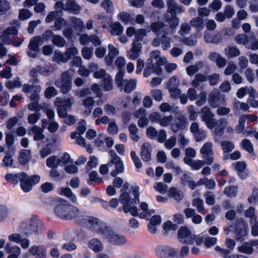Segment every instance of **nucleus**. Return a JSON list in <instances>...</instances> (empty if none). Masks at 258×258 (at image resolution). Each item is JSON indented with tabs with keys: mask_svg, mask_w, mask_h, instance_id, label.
<instances>
[{
	"mask_svg": "<svg viewBox=\"0 0 258 258\" xmlns=\"http://www.w3.org/2000/svg\"><path fill=\"white\" fill-rule=\"evenodd\" d=\"M59 203L54 208V213L56 216L63 220H71L74 218H80L82 215V211L71 204L67 203L65 201L60 199Z\"/></svg>",
	"mask_w": 258,
	"mask_h": 258,
	"instance_id": "obj_1",
	"label": "nucleus"
},
{
	"mask_svg": "<svg viewBox=\"0 0 258 258\" xmlns=\"http://www.w3.org/2000/svg\"><path fill=\"white\" fill-rule=\"evenodd\" d=\"M160 52L158 50L152 51L150 57L147 59L146 66L144 70L143 75L148 77L154 73L160 74L162 73L161 66L164 64V59L160 56Z\"/></svg>",
	"mask_w": 258,
	"mask_h": 258,
	"instance_id": "obj_2",
	"label": "nucleus"
},
{
	"mask_svg": "<svg viewBox=\"0 0 258 258\" xmlns=\"http://www.w3.org/2000/svg\"><path fill=\"white\" fill-rule=\"evenodd\" d=\"M85 212L82 211L80 219H78L81 222L86 224L88 229L98 234L103 235L108 226L99 219L93 217L86 216Z\"/></svg>",
	"mask_w": 258,
	"mask_h": 258,
	"instance_id": "obj_3",
	"label": "nucleus"
},
{
	"mask_svg": "<svg viewBox=\"0 0 258 258\" xmlns=\"http://www.w3.org/2000/svg\"><path fill=\"white\" fill-rule=\"evenodd\" d=\"M42 225L35 218H29L23 220L19 226L18 231L23 234L29 236L41 231Z\"/></svg>",
	"mask_w": 258,
	"mask_h": 258,
	"instance_id": "obj_4",
	"label": "nucleus"
},
{
	"mask_svg": "<svg viewBox=\"0 0 258 258\" xmlns=\"http://www.w3.org/2000/svg\"><path fill=\"white\" fill-rule=\"evenodd\" d=\"M11 24L13 26L8 27L5 30L0 28V40L4 43H8L12 36L18 34L20 25L19 21L13 20Z\"/></svg>",
	"mask_w": 258,
	"mask_h": 258,
	"instance_id": "obj_5",
	"label": "nucleus"
},
{
	"mask_svg": "<svg viewBox=\"0 0 258 258\" xmlns=\"http://www.w3.org/2000/svg\"><path fill=\"white\" fill-rule=\"evenodd\" d=\"M102 235L107 239L108 242L113 245H123L125 244L127 241L124 236L115 233L109 227H107Z\"/></svg>",
	"mask_w": 258,
	"mask_h": 258,
	"instance_id": "obj_6",
	"label": "nucleus"
},
{
	"mask_svg": "<svg viewBox=\"0 0 258 258\" xmlns=\"http://www.w3.org/2000/svg\"><path fill=\"white\" fill-rule=\"evenodd\" d=\"M55 85L60 89L62 93H67L72 88L71 74L68 72H63L61 78L55 81Z\"/></svg>",
	"mask_w": 258,
	"mask_h": 258,
	"instance_id": "obj_7",
	"label": "nucleus"
},
{
	"mask_svg": "<svg viewBox=\"0 0 258 258\" xmlns=\"http://www.w3.org/2000/svg\"><path fill=\"white\" fill-rule=\"evenodd\" d=\"M54 8L62 9L75 15L79 13L80 10L79 6L76 4L75 0H66L64 3L57 2L55 4Z\"/></svg>",
	"mask_w": 258,
	"mask_h": 258,
	"instance_id": "obj_8",
	"label": "nucleus"
},
{
	"mask_svg": "<svg viewBox=\"0 0 258 258\" xmlns=\"http://www.w3.org/2000/svg\"><path fill=\"white\" fill-rule=\"evenodd\" d=\"M156 253L159 258H179L178 251L167 245H161L156 248Z\"/></svg>",
	"mask_w": 258,
	"mask_h": 258,
	"instance_id": "obj_9",
	"label": "nucleus"
},
{
	"mask_svg": "<svg viewBox=\"0 0 258 258\" xmlns=\"http://www.w3.org/2000/svg\"><path fill=\"white\" fill-rule=\"evenodd\" d=\"M151 29L158 37H160V35H164V34L172 35L174 34V32L172 31H170L167 25L160 21L152 23L151 24Z\"/></svg>",
	"mask_w": 258,
	"mask_h": 258,
	"instance_id": "obj_10",
	"label": "nucleus"
},
{
	"mask_svg": "<svg viewBox=\"0 0 258 258\" xmlns=\"http://www.w3.org/2000/svg\"><path fill=\"white\" fill-rule=\"evenodd\" d=\"M213 144L211 142L205 143L200 150L202 158L206 160V164L210 165L214 162V152L212 150Z\"/></svg>",
	"mask_w": 258,
	"mask_h": 258,
	"instance_id": "obj_11",
	"label": "nucleus"
},
{
	"mask_svg": "<svg viewBox=\"0 0 258 258\" xmlns=\"http://www.w3.org/2000/svg\"><path fill=\"white\" fill-rule=\"evenodd\" d=\"M178 238L183 243L192 244L194 242L195 235L186 227H181L178 232Z\"/></svg>",
	"mask_w": 258,
	"mask_h": 258,
	"instance_id": "obj_12",
	"label": "nucleus"
},
{
	"mask_svg": "<svg viewBox=\"0 0 258 258\" xmlns=\"http://www.w3.org/2000/svg\"><path fill=\"white\" fill-rule=\"evenodd\" d=\"M202 114V120L205 122L207 126L212 129L216 126L217 120L214 118V114L211 112L210 109L207 106L204 107L201 110Z\"/></svg>",
	"mask_w": 258,
	"mask_h": 258,
	"instance_id": "obj_13",
	"label": "nucleus"
},
{
	"mask_svg": "<svg viewBox=\"0 0 258 258\" xmlns=\"http://www.w3.org/2000/svg\"><path fill=\"white\" fill-rule=\"evenodd\" d=\"M187 124V119L185 116L182 113L178 114L174 116L173 121L171 124V129L173 132L176 133L179 130H184Z\"/></svg>",
	"mask_w": 258,
	"mask_h": 258,
	"instance_id": "obj_14",
	"label": "nucleus"
},
{
	"mask_svg": "<svg viewBox=\"0 0 258 258\" xmlns=\"http://www.w3.org/2000/svg\"><path fill=\"white\" fill-rule=\"evenodd\" d=\"M41 88L39 85H31L28 84H25L23 86V91L26 94L31 93L30 99L32 101H39V94L41 91Z\"/></svg>",
	"mask_w": 258,
	"mask_h": 258,
	"instance_id": "obj_15",
	"label": "nucleus"
},
{
	"mask_svg": "<svg viewBox=\"0 0 258 258\" xmlns=\"http://www.w3.org/2000/svg\"><path fill=\"white\" fill-rule=\"evenodd\" d=\"M204 40L207 43L218 45L223 42V38L220 33L206 31L204 34Z\"/></svg>",
	"mask_w": 258,
	"mask_h": 258,
	"instance_id": "obj_16",
	"label": "nucleus"
},
{
	"mask_svg": "<svg viewBox=\"0 0 258 258\" xmlns=\"http://www.w3.org/2000/svg\"><path fill=\"white\" fill-rule=\"evenodd\" d=\"M246 223L245 222L243 219L240 218L236 219L235 224V234L236 239L237 241H241L243 240V237L246 235Z\"/></svg>",
	"mask_w": 258,
	"mask_h": 258,
	"instance_id": "obj_17",
	"label": "nucleus"
},
{
	"mask_svg": "<svg viewBox=\"0 0 258 258\" xmlns=\"http://www.w3.org/2000/svg\"><path fill=\"white\" fill-rule=\"evenodd\" d=\"M168 35L164 34L161 36L154 38L152 41V45L155 47H158L161 44L163 50H166L168 49L171 47V38L168 37Z\"/></svg>",
	"mask_w": 258,
	"mask_h": 258,
	"instance_id": "obj_18",
	"label": "nucleus"
},
{
	"mask_svg": "<svg viewBox=\"0 0 258 258\" xmlns=\"http://www.w3.org/2000/svg\"><path fill=\"white\" fill-rule=\"evenodd\" d=\"M208 102L210 105L216 108L224 103V100L221 98L220 93L219 91L214 90L209 95Z\"/></svg>",
	"mask_w": 258,
	"mask_h": 258,
	"instance_id": "obj_19",
	"label": "nucleus"
},
{
	"mask_svg": "<svg viewBox=\"0 0 258 258\" xmlns=\"http://www.w3.org/2000/svg\"><path fill=\"white\" fill-rule=\"evenodd\" d=\"M164 21L169 25L170 31L175 32V29L179 24V19L176 17V14L166 13L164 15Z\"/></svg>",
	"mask_w": 258,
	"mask_h": 258,
	"instance_id": "obj_20",
	"label": "nucleus"
},
{
	"mask_svg": "<svg viewBox=\"0 0 258 258\" xmlns=\"http://www.w3.org/2000/svg\"><path fill=\"white\" fill-rule=\"evenodd\" d=\"M140 155L142 160L144 162H149L151 158L152 147L148 143L142 145L140 149Z\"/></svg>",
	"mask_w": 258,
	"mask_h": 258,
	"instance_id": "obj_21",
	"label": "nucleus"
},
{
	"mask_svg": "<svg viewBox=\"0 0 258 258\" xmlns=\"http://www.w3.org/2000/svg\"><path fill=\"white\" fill-rule=\"evenodd\" d=\"M108 166L111 167L114 165L115 169L111 172V175L113 177H115L119 173H122L124 171V165L123 161L121 158L112 161L111 162H108Z\"/></svg>",
	"mask_w": 258,
	"mask_h": 258,
	"instance_id": "obj_22",
	"label": "nucleus"
},
{
	"mask_svg": "<svg viewBox=\"0 0 258 258\" xmlns=\"http://www.w3.org/2000/svg\"><path fill=\"white\" fill-rule=\"evenodd\" d=\"M44 130L37 125L33 126L28 130V135H31V133L33 134L34 140L35 141H42L45 139V135L43 134Z\"/></svg>",
	"mask_w": 258,
	"mask_h": 258,
	"instance_id": "obj_23",
	"label": "nucleus"
},
{
	"mask_svg": "<svg viewBox=\"0 0 258 258\" xmlns=\"http://www.w3.org/2000/svg\"><path fill=\"white\" fill-rule=\"evenodd\" d=\"M208 80L207 76L201 73L196 74L195 78L191 81V85L197 89H202L204 87L203 83Z\"/></svg>",
	"mask_w": 258,
	"mask_h": 258,
	"instance_id": "obj_24",
	"label": "nucleus"
},
{
	"mask_svg": "<svg viewBox=\"0 0 258 258\" xmlns=\"http://www.w3.org/2000/svg\"><path fill=\"white\" fill-rule=\"evenodd\" d=\"M43 43V38L41 36H36L31 38L28 45V48L30 50L39 52V46Z\"/></svg>",
	"mask_w": 258,
	"mask_h": 258,
	"instance_id": "obj_25",
	"label": "nucleus"
},
{
	"mask_svg": "<svg viewBox=\"0 0 258 258\" xmlns=\"http://www.w3.org/2000/svg\"><path fill=\"white\" fill-rule=\"evenodd\" d=\"M167 13L176 14L183 12L182 6L176 3L174 0H168L167 2Z\"/></svg>",
	"mask_w": 258,
	"mask_h": 258,
	"instance_id": "obj_26",
	"label": "nucleus"
},
{
	"mask_svg": "<svg viewBox=\"0 0 258 258\" xmlns=\"http://www.w3.org/2000/svg\"><path fill=\"white\" fill-rule=\"evenodd\" d=\"M38 74L47 76L48 74V71H42V68L40 66H37L36 68H33L29 73L30 77L32 78L29 82L32 84L38 83L39 82V80L37 79Z\"/></svg>",
	"mask_w": 258,
	"mask_h": 258,
	"instance_id": "obj_27",
	"label": "nucleus"
},
{
	"mask_svg": "<svg viewBox=\"0 0 258 258\" xmlns=\"http://www.w3.org/2000/svg\"><path fill=\"white\" fill-rule=\"evenodd\" d=\"M142 44L133 42L131 49L127 51V55L129 58L135 60L137 59L141 52Z\"/></svg>",
	"mask_w": 258,
	"mask_h": 258,
	"instance_id": "obj_28",
	"label": "nucleus"
},
{
	"mask_svg": "<svg viewBox=\"0 0 258 258\" xmlns=\"http://www.w3.org/2000/svg\"><path fill=\"white\" fill-rule=\"evenodd\" d=\"M29 251L32 255L36 256L35 258H44L45 256L46 249L42 245L32 246L29 249Z\"/></svg>",
	"mask_w": 258,
	"mask_h": 258,
	"instance_id": "obj_29",
	"label": "nucleus"
},
{
	"mask_svg": "<svg viewBox=\"0 0 258 258\" xmlns=\"http://www.w3.org/2000/svg\"><path fill=\"white\" fill-rule=\"evenodd\" d=\"M235 168L237 171L238 176L242 179H245L247 176L246 171L245 170L246 164L244 161H238L233 164Z\"/></svg>",
	"mask_w": 258,
	"mask_h": 258,
	"instance_id": "obj_30",
	"label": "nucleus"
},
{
	"mask_svg": "<svg viewBox=\"0 0 258 258\" xmlns=\"http://www.w3.org/2000/svg\"><path fill=\"white\" fill-rule=\"evenodd\" d=\"M205 67H206L205 63L203 61H199L194 65L187 67L186 69V73L189 76L192 77Z\"/></svg>",
	"mask_w": 258,
	"mask_h": 258,
	"instance_id": "obj_31",
	"label": "nucleus"
},
{
	"mask_svg": "<svg viewBox=\"0 0 258 258\" xmlns=\"http://www.w3.org/2000/svg\"><path fill=\"white\" fill-rule=\"evenodd\" d=\"M25 174L24 172L18 173L17 174L8 173L5 176V179L14 184H17L19 181L21 182L22 179H24V176Z\"/></svg>",
	"mask_w": 258,
	"mask_h": 258,
	"instance_id": "obj_32",
	"label": "nucleus"
},
{
	"mask_svg": "<svg viewBox=\"0 0 258 258\" xmlns=\"http://www.w3.org/2000/svg\"><path fill=\"white\" fill-rule=\"evenodd\" d=\"M118 51L116 48L111 44L108 45V55L105 58L108 65L110 66L112 64L113 59L118 55Z\"/></svg>",
	"mask_w": 258,
	"mask_h": 258,
	"instance_id": "obj_33",
	"label": "nucleus"
},
{
	"mask_svg": "<svg viewBox=\"0 0 258 258\" xmlns=\"http://www.w3.org/2000/svg\"><path fill=\"white\" fill-rule=\"evenodd\" d=\"M88 245L90 249L95 252L101 251L103 248L101 241L97 238H93L90 240Z\"/></svg>",
	"mask_w": 258,
	"mask_h": 258,
	"instance_id": "obj_34",
	"label": "nucleus"
},
{
	"mask_svg": "<svg viewBox=\"0 0 258 258\" xmlns=\"http://www.w3.org/2000/svg\"><path fill=\"white\" fill-rule=\"evenodd\" d=\"M5 249L8 253L19 256L21 254V249L17 245H13L10 242H8L5 246Z\"/></svg>",
	"mask_w": 258,
	"mask_h": 258,
	"instance_id": "obj_35",
	"label": "nucleus"
},
{
	"mask_svg": "<svg viewBox=\"0 0 258 258\" xmlns=\"http://www.w3.org/2000/svg\"><path fill=\"white\" fill-rule=\"evenodd\" d=\"M110 28L111 34L114 36L121 35L123 31V27L120 23L118 22L110 24Z\"/></svg>",
	"mask_w": 258,
	"mask_h": 258,
	"instance_id": "obj_36",
	"label": "nucleus"
},
{
	"mask_svg": "<svg viewBox=\"0 0 258 258\" xmlns=\"http://www.w3.org/2000/svg\"><path fill=\"white\" fill-rule=\"evenodd\" d=\"M55 11L50 12L48 13L45 18V22L46 23H51L54 20L55 21L58 19V18L62 17L63 13L61 10H58L57 9Z\"/></svg>",
	"mask_w": 258,
	"mask_h": 258,
	"instance_id": "obj_37",
	"label": "nucleus"
},
{
	"mask_svg": "<svg viewBox=\"0 0 258 258\" xmlns=\"http://www.w3.org/2000/svg\"><path fill=\"white\" fill-rule=\"evenodd\" d=\"M136 80L132 79L126 80L123 82V89L125 93H131L136 87Z\"/></svg>",
	"mask_w": 258,
	"mask_h": 258,
	"instance_id": "obj_38",
	"label": "nucleus"
},
{
	"mask_svg": "<svg viewBox=\"0 0 258 258\" xmlns=\"http://www.w3.org/2000/svg\"><path fill=\"white\" fill-rule=\"evenodd\" d=\"M31 152L29 150H22L19 154L18 161L22 165L26 164L30 157Z\"/></svg>",
	"mask_w": 258,
	"mask_h": 258,
	"instance_id": "obj_39",
	"label": "nucleus"
},
{
	"mask_svg": "<svg viewBox=\"0 0 258 258\" xmlns=\"http://www.w3.org/2000/svg\"><path fill=\"white\" fill-rule=\"evenodd\" d=\"M169 194L170 197L173 198L177 202L180 201L183 197V194L182 191L173 187L169 189Z\"/></svg>",
	"mask_w": 258,
	"mask_h": 258,
	"instance_id": "obj_40",
	"label": "nucleus"
},
{
	"mask_svg": "<svg viewBox=\"0 0 258 258\" xmlns=\"http://www.w3.org/2000/svg\"><path fill=\"white\" fill-rule=\"evenodd\" d=\"M24 179H22L20 185L22 189L25 192L30 191L32 188V185L28 179V176L25 173Z\"/></svg>",
	"mask_w": 258,
	"mask_h": 258,
	"instance_id": "obj_41",
	"label": "nucleus"
},
{
	"mask_svg": "<svg viewBox=\"0 0 258 258\" xmlns=\"http://www.w3.org/2000/svg\"><path fill=\"white\" fill-rule=\"evenodd\" d=\"M237 249L239 252L247 254H251L253 252V247L249 242H244L241 246L238 247Z\"/></svg>",
	"mask_w": 258,
	"mask_h": 258,
	"instance_id": "obj_42",
	"label": "nucleus"
},
{
	"mask_svg": "<svg viewBox=\"0 0 258 258\" xmlns=\"http://www.w3.org/2000/svg\"><path fill=\"white\" fill-rule=\"evenodd\" d=\"M101 85L104 88V89L106 91H108L112 89V78L109 75L103 79Z\"/></svg>",
	"mask_w": 258,
	"mask_h": 258,
	"instance_id": "obj_43",
	"label": "nucleus"
},
{
	"mask_svg": "<svg viewBox=\"0 0 258 258\" xmlns=\"http://www.w3.org/2000/svg\"><path fill=\"white\" fill-rule=\"evenodd\" d=\"M70 20L77 30L81 31L84 28L85 26L83 22L81 19L72 16L70 17Z\"/></svg>",
	"mask_w": 258,
	"mask_h": 258,
	"instance_id": "obj_44",
	"label": "nucleus"
},
{
	"mask_svg": "<svg viewBox=\"0 0 258 258\" xmlns=\"http://www.w3.org/2000/svg\"><path fill=\"white\" fill-rule=\"evenodd\" d=\"M138 128L137 125L134 123L131 124L128 126V131L131 135V138L135 142H138L139 140V137L137 135Z\"/></svg>",
	"mask_w": 258,
	"mask_h": 258,
	"instance_id": "obj_45",
	"label": "nucleus"
},
{
	"mask_svg": "<svg viewBox=\"0 0 258 258\" xmlns=\"http://www.w3.org/2000/svg\"><path fill=\"white\" fill-rule=\"evenodd\" d=\"M190 24L192 27L198 28L199 31L204 28L203 18L200 17L192 18L190 21Z\"/></svg>",
	"mask_w": 258,
	"mask_h": 258,
	"instance_id": "obj_46",
	"label": "nucleus"
},
{
	"mask_svg": "<svg viewBox=\"0 0 258 258\" xmlns=\"http://www.w3.org/2000/svg\"><path fill=\"white\" fill-rule=\"evenodd\" d=\"M52 43L58 47H62L66 44V41L60 35H55L52 38Z\"/></svg>",
	"mask_w": 258,
	"mask_h": 258,
	"instance_id": "obj_47",
	"label": "nucleus"
},
{
	"mask_svg": "<svg viewBox=\"0 0 258 258\" xmlns=\"http://www.w3.org/2000/svg\"><path fill=\"white\" fill-rule=\"evenodd\" d=\"M124 73V71L123 70H118V72L115 76L116 84L121 91L123 89V82L126 80L125 79H123Z\"/></svg>",
	"mask_w": 258,
	"mask_h": 258,
	"instance_id": "obj_48",
	"label": "nucleus"
},
{
	"mask_svg": "<svg viewBox=\"0 0 258 258\" xmlns=\"http://www.w3.org/2000/svg\"><path fill=\"white\" fill-rule=\"evenodd\" d=\"M225 54L229 57H236L240 55V50L235 46H229L225 49Z\"/></svg>",
	"mask_w": 258,
	"mask_h": 258,
	"instance_id": "obj_49",
	"label": "nucleus"
},
{
	"mask_svg": "<svg viewBox=\"0 0 258 258\" xmlns=\"http://www.w3.org/2000/svg\"><path fill=\"white\" fill-rule=\"evenodd\" d=\"M163 227L165 231L163 234L166 236L168 234V231L175 230L178 228V225L173 224L170 221H168L163 224Z\"/></svg>",
	"mask_w": 258,
	"mask_h": 258,
	"instance_id": "obj_50",
	"label": "nucleus"
},
{
	"mask_svg": "<svg viewBox=\"0 0 258 258\" xmlns=\"http://www.w3.org/2000/svg\"><path fill=\"white\" fill-rule=\"evenodd\" d=\"M75 103V100L73 97L64 99L61 100L59 102V105L64 108L67 110L70 109L72 105Z\"/></svg>",
	"mask_w": 258,
	"mask_h": 258,
	"instance_id": "obj_51",
	"label": "nucleus"
},
{
	"mask_svg": "<svg viewBox=\"0 0 258 258\" xmlns=\"http://www.w3.org/2000/svg\"><path fill=\"white\" fill-rule=\"evenodd\" d=\"M221 147L224 153H229L234 149V145L231 142L224 141L221 142Z\"/></svg>",
	"mask_w": 258,
	"mask_h": 258,
	"instance_id": "obj_52",
	"label": "nucleus"
},
{
	"mask_svg": "<svg viewBox=\"0 0 258 258\" xmlns=\"http://www.w3.org/2000/svg\"><path fill=\"white\" fill-rule=\"evenodd\" d=\"M192 205L194 207H196L197 208L198 212L200 213H202L205 210L203 206L204 202L200 198H197L193 199L192 201Z\"/></svg>",
	"mask_w": 258,
	"mask_h": 258,
	"instance_id": "obj_53",
	"label": "nucleus"
},
{
	"mask_svg": "<svg viewBox=\"0 0 258 258\" xmlns=\"http://www.w3.org/2000/svg\"><path fill=\"white\" fill-rule=\"evenodd\" d=\"M146 35V31L143 29H139L136 31L135 34V40L133 41L134 43H138L142 44L141 42L143 40L144 37Z\"/></svg>",
	"mask_w": 258,
	"mask_h": 258,
	"instance_id": "obj_54",
	"label": "nucleus"
},
{
	"mask_svg": "<svg viewBox=\"0 0 258 258\" xmlns=\"http://www.w3.org/2000/svg\"><path fill=\"white\" fill-rule=\"evenodd\" d=\"M241 144L242 148L249 153H252L253 151V145L250 140L244 139L242 140Z\"/></svg>",
	"mask_w": 258,
	"mask_h": 258,
	"instance_id": "obj_55",
	"label": "nucleus"
},
{
	"mask_svg": "<svg viewBox=\"0 0 258 258\" xmlns=\"http://www.w3.org/2000/svg\"><path fill=\"white\" fill-rule=\"evenodd\" d=\"M67 24V21L64 18H62V17H60L54 22L53 27L55 29L54 30H60L62 27L66 26Z\"/></svg>",
	"mask_w": 258,
	"mask_h": 258,
	"instance_id": "obj_56",
	"label": "nucleus"
},
{
	"mask_svg": "<svg viewBox=\"0 0 258 258\" xmlns=\"http://www.w3.org/2000/svg\"><path fill=\"white\" fill-rule=\"evenodd\" d=\"M81 52L83 57L85 59H90L93 54V47L85 46L82 48Z\"/></svg>",
	"mask_w": 258,
	"mask_h": 258,
	"instance_id": "obj_57",
	"label": "nucleus"
},
{
	"mask_svg": "<svg viewBox=\"0 0 258 258\" xmlns=\"http://www.w3.org/2000/svg\"><path fill=\"white\" fill-rule=\"evenodd\" d=\"M54 59L57 62H66L68 60V57L66 55V52L62 53L60 51H55L54 54Z\"/></svg>",
	"mask_w": 258,
	"mask_h": 258,
	"instance_id": "obj_58",
	"label": "nucleus"
},
{
	"mask_svg": "<svg viewBox=\"0 0 258 258\" xmlns=\"http://www.w3.org/2000/svg\"><path fill=\"white\" fill-rule=\"evenodd\" d=\"M238 188L237 186H230L225 188L224 193L228 197H234L237 195Z\"/></svg>",
	"mask_w": 258,
	"mask_h": 258,
	"instance_id": "obj_59",
	"label": "nucleus"
},
{
	"mask_svg": "<svg viewBox=\"0 0 258 258\" xmlns=\"http://www.w3.org/2000/svg\"><path fill=\"white\" fill-rule=\"evenodd\" d=\"M61 191L62 194L70 198L73 202L75 203L77 201L76 196L72 192L71 189L69 187L62 188Z\"/></svg>",
	"mask_w": 258,
	"mask_h": 258,
	"instance_id": "obj_60",
	"label": "nucleus"
},
{
	"mask_svg": "<svg viewBox=\"0 0 258 258\" xmlns=\"http://www.w3.org/2000/svg\"><path fill=\"white\" fill-rule=\"evenodd\" d=\"M57 162L59 165H61V164L63 165L66 164L67 163L72 164L73 161L71 159L70 155L68 153L64 152L62 154L61 158L57 159Z\"/></svg>",
	"mask_w": 258,
	"mask_h": 258,
	"instance_id": "obj_61",
	"label": "nucleus"
},
{
	"mask_svg": "<svg viewBox=\"0 0 258 258\" xmlns=\"http://www.w3.org/2000/svg\"><path fill=\"white\" fill-rule=\"evenodd\" d=\"M46 163L48 167L52 168H56L59 165V164H58L57 160L55 156H51L48 157L46 160Z\"/></svg>",
	"mask_w": 258,
	"mask_h": 258,
	"instance_id": "obj_62",
	"label": "nucleus"
},
{
	"mask_svg": "<svg viewBox=\"0 0 258 258\" xmlns=\"http://www.w3.org/2000/svg\"><path fill=\"white\" fill-rule=\"evenodd\" d=\"M94 102L93 98L91 97H87L83 100V104L84 107L89 108V113L92 112Z\"/></svg>",
	"mask_w": 258,
	"mask_h": 258,
	"instance_id": "obj_63",
	"label": "nucleus"
},
{
	"mask_svg": "<svg viewBox=\"0 0 258 258\" xmlns=\"http://www.w3.org/2000/svg\"><path fill=\"white\" fill-rule=\"evenodd\" d=\"M198 36H196V34H195L194 35H191L188 37L184 38L183 39V42L184 44L188 46H194L197 42V37Z\"/></svg>",
	"mask_w": 258,
	"mask_h": 258,
	"instance_id": "obj_64",
	"label": "nucleus"
}]
</instances>
